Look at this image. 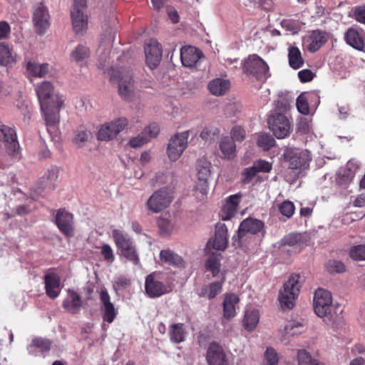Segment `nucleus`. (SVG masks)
<instances>
[{"instance_id":"obj_1","label":"nucleus","mask_w":365,"mask_h":365,"mask_svg":"<svg viewBox=\"0 0 365 365\" xmlns=\"http://www.w3.org/2000/svg\"><path fill=\"white\" fill-rule=\"evenodd\" d=\"M313 306L315 314L323 318L327 324H334L337 321L339 314L332 304V297L330 292L324 289L316 290Z\"/></svg>"},{"instance_id":"obj_2","label":"nucleus","mask_w":365,"mask_h":365,"mask_svg":"<svg viewBox=\"0 0 365 365\" xmlns=\"http://www.w3.org/2000/svg\"><path fill=\"white\" fill-rule=\"evenodd\" d=\"M300 275L292 274L284 284L283 289L279 294V300L283 309H292L295 304L301 288L299 283Z\"/></svg>"},{"instance_id":"obj_3","label":"nucleus","mask_w":365,"mask_h":365,"mask_svg":"<svg viewBox=\"0 0 365 365\" xmlns=\"http://www.w3.org/2000/svg\"><path fill=\"white\" fill-rule=\"evenodd\" d=\"M264 223L258 219L247 217L242 220L239 226L237 235L232 238V246L235 248L242 247V240L247 234L257 235L264 230Z\"/></svg>"},{"instance_id":"obj_4","label":"nucleus","mask_w":365,"mask_h":365,"mask_svg":"<svg viewBox=\"0 0 365 365\" xmlns=\"http://www.w3.org/2000/svg\"><path fill=\"white\" fill-rule=\"evenodd\" d=\"M171 291V287L161 280L159 272H153L145 277V293L148 297L158 298L169 294Z\"/></svg>"},{"instance_id":"obj_5","label":"nucleus","mask_w":365,"mask_h":365,"mask_svg":"<svg viewBox=\"0 0 365 365\" xmlns=\"http://www.w3.org/2000/svg\"><path fill=\"white\" fill-rule=\"evenodd\" d=\"M173 200L172 192L168 187L155 191L146 202V207L152 213H159L168 207Z\"/></svg>"},{"instance_id":"obj_6","label":"nucleus","mask_w":365,"mask_h":365,"mask_svg":"<svg viewBox=\"0 0 365 365\" xmlns=\"http://www.w3.org/2000/svg\"><path fill=\"white\" fill-rule=\"evenodd\" d=\"M243 71L258 81H265L270 76L268 65L256 54L250 56L245 61Z\"/></svg>"},{"instance_id":"obj_7","label":"nucleus","mask_w":365,"mask_h":365,"mask_svg":"<svg viewBox=\"0 0 365 365\" xmlns=\"http://www.w3.org/2000/svg\"><path fill=\"white\" fill-rule=\"evenodd\" d=\"M36 92L41 107H46L47 105L63 104L62 96L55 90L53 83L50 81H43L36 87Z\"/></svg>"},{"instance_id":"obj_8","label":"nucleus","mask_w":365,"mask_h":365,"mask_svg":"<svg viewBox=\"0 0 365 365\" xmlns=\"http://www.w3.org/2000/svg\"><path fill=\"white\" fill-rule=\"evenodd\" d=\"M269 129L278 139L288 137L292 132L289 119L282 113H274L268 118Z\"/></svg>"},{"instance_id":"obj_9","label":"nucleus","mask_w":365,"mask_h":365,"mask_svg":"<svg viewBox=\"0 0 365 365\" xmlns=\"http://www.w3.org/2000/svg\"><path fill=\"white\" fill-rule=\"evenodd\" d=\"M0 142L4 143L6 152L10 156L16 157L19 154L20 145L14 128L0 125Z\"/></svg>"},{"instance_id":"obj_10","label":"nucleus","mask_w":365,"mask_h":365,"mask_svg":"<svg viewBox=\"0 0 365 365\" xmlns=\"http://www.w3.org/2000/svg\"><path fill=\"white\" fill-rule=\"evenodd\" d=\"M55 224L65 237H72L74 236V216L65 208H60L56 211Z\"/></svg>"},{"instance_id":"obj_11","label":"nucleus","mask_w":365,"mask_h":365,"mask_svg":"<svg viewBox=\"0 0 365 365\" xmlns=\"http://www.w3.org/2000/svg\"><path fill=\"white\" fill-rule=\"evenodd\" d=\"M189 131L178 133L173 136L168 146V155L170 160L176 161L180 158L187 146Z\"/></svg>"},{"instance_id":"obj_12","label":"nucleus","mask_w":365,"mask_h":365,"mask_svg":"<svg viewBox=\"0 0 365 365\" xmlns=\"http://www.w3.org/2000/svg\"><path fill=\"white\" fill-rule=\"evenodd\" d=\"M205 359L207 365H230L229 358L224 347L216 341L209 344Z\"/></svg>"},{"instance_id":"obj_13","label":"nucleus","mask_w":365,"mask_h":365,"mask_svg":"<svg viewBox=\"0 0 365 365\" xmlns=\"http://www.w3.org/2000/svg\"><path fill=\"white\" fill-rule=\"evenodd\" d=\"M49 14L47 8L39 4L36 6L33 14L34 29L38 35H43L50 26Z\"/></svg>"},{"instance_id":"obj_14","label":"nucleus","mask_w":365,"mask_h":365,"mask_svg":"<svg viewBox=\"0 0 365 365\" xmlns=\"http://www.w3.org/2000/svg\"><path fill=\"white\" fill-rule=\"evenodd\" d=\"M145 62L150 69L157 68L162 59V47L155 40L151 39L145 46Z\"/></svg>"},{"instance_id":"obj_15","label":"nucleus","mask_w":365,"mask_h":365,"mask_svg":"<svg viewBox=\"0 0 365 365\" xmlns=\"http://www.w3.org/2000/svg\"><path fill=\"white\" fill-rule=\"evenodd\" d=\"M63 104L47 105L46 107H41L49 133L56 132V129L60 121V110Z\"/></svg>"},{"instance_id":"obj_16","label":"nucleus","mask_w":365,"mask_h":365,"mask_svg":"<svg viewBox=\"0 0 365 365\" xmlns=\"http://www.w3.org/2000/svg\"><path fill=\"white\" fill-rule=\"evenodd\" d=\"M329 35L327 31L320 29L313 30L305 39L307 49L311 53L317 52L328 41Z\"/></svg>"},{"instance_id":"obj_17","label":"nucleus","mask_w":365,"mask_h":365,"mask_svg":"<svg viewBox=\"0 0 365 365\" xmlns=\"http://www.w3.org/2000/svg\"><path fill=\"white\" fill-rule=\"evenodd\" d=\"M100 299L102 304L101 311L103 313V319L104 322L110 324L115 320L118 314V312L115 309L114 304L110 302V295L106 289H101L100 293Z\"/></svg>"},{"instance_id":"obj_18","label":"nucleus","mask_w":365,"mask_h":365,"mask_svg":"<svg viewBox=\"0 0 365 365\" xmlns=\"http://www.w3.org/2000/svg\"><path fill=\"white\" fill-rule=\"evenodd\" d=\"M203 56L202 51L191 46H183L180 49V59L185 67H192Z\"/></svg>"},{"instance_id":"obj_19","label":"nucleus","mask_w":365,"mask_h":365,"mask_svg":"<svg viewBox=\"0 0 365 365\" xmlns=\"http://www.w3.org/2000/svg\"><path fill=\"white\" fill-rule=\"evenodd\" d=\"M45 291L46 295L52 299L57 298L61 292V279L54 273H48L44 276Z\"/></svg>"},{"instance_id":"obj_20","label":"nucleus","mask_w":365,"mask_h":365,"mask_svg":"<svg viewBox=\"0 0 365 365\" xmlns=\"http://www.w3.org/2000/svg\"><path fill=\"white\" fill-rule=\"evenodd\" d=\"M228 242V230L225 224L218 222L215 225V237L212 247L217 250L223 251L226 249Z\"/></svg>"},{"instance_id":"obj_21","label":"nucleus","mask_w":365,"mask_h":365,"mask_svg":"<svg viewBox=\"0 0 365 365\" xmlns=\"http://www.w3.org/2000/svg\"><path fill=\"white\" fill-rule=\"evenodd\" d=\"M242 195L238 193L230 196L222 207L220 216L222 220H228L233 217L238 209Z\"/></svg>"},{"instance_id":"obj_22","label":"nucleus","mask_w":365,"mask_h":365,"mask_svg":"<svg viewBox=\"0 0 365 365\" xmlns=\"http://www.w3.org/2000/svg\"><path fill=\"white\" fill-rule=\"evenodd\" d=\"M160 259L162 262L178 269H184L186 262L183 258L170 250L160 251Z\"/></svg>"},{"instance_id":"obj_23","label":"nucleus","mask_w":365,"mask_h":365,"mask_svg":"<svg viewBox=\"0 0 365 365\" xmlns=\"http://www.w3.org/2000/svg\"><path fill=\"white\" fill-rule=\"evenodd\" d=\"M118 93L125 101H130L134 93V83L129 73L122 76L119 80Z\"/></svg>"},{"instance_id":"obj_24","label":"nucleus","mask_w":365,"mask_h":365,"mask_svg":"<svg viewBox=\"0 0 365 365\" xmlns=\"http://www.w3.org/2000/svg\"><path fill=\"white\" fill-rule=\"evenodd\" d=\"M344 40L348 45L358 51H363L364 48V38L356 29L349 28L344 34Z\"/></svg>"},{"instance_id":"obj_25","label":"nucleus","mask_w":365,"mask_h":365,"mask_svg":"<svg viewBox=\"0 0 365 365\" xmlns=\"http://www.w3.org/2000/svg\"><path fill=\"white\" fill-rule=\"evenodd\" d=\"M86 11H71L73 31L76 34H81L88 28V16Z\"/></svg>"},{"instance_id":"obj_26","label":"nucleus","mask_w":365,"mask_h":365,"mask_svg":"<svg viewBox=\"0 0 365 365\" xmlns=\"http://www.w3.org/2000/svg\"><path fill=\"white\" fill-rule=\"evenodd\" d=\"M68 297L63 302V307L71 314H77L81 307L80 295L74 290H68Z\"/></svg>"},{"instance_id":"obj_27","label":"nucleus","mask_w":365,"mask_h":365,"mask_svg":"<svg viewBox=\"0 0 365 365\" xmlns=\"http://www.w3.org/2000/svg\"><path fill=\"white\" fill-rule=\"evenodd\" d=\"M284 158L289 162V168L292 170L301 168L309 161L307 155L303 153L288 152L284 154Z\"/></svg>"},{"instance_id":"obj_28","label":"nucleus","mask_w":365,"mask_h":365,"mask_svg":"<svg viewBox=\"0 0 365 365\" xmlns=\"http://www.w3.org/2000/svg\"><path fill=\"white\" fill-rule=\"evenodd\" d=\"M222 282H215L207 285L202 286L197 291V294L200 297H206L209 299H214L222 289Z\"/></svg>"},{"instance_id":"obj_29","label":"nucleus","mask_w":365,"mask_h":365,"mask_svg":"<svg viewBox=\"0 0 365 365\" xmlns=\"http://www.w3.org/2000/svg\"><path fill=\"white\" fill-rule=\"evenodd\" d=\"M168 335L171 342L180 344L185 340L186 329L183 323L173 324L169 326Z\"/></svg>"},{"instance_id":"obj_30","label":"nucleus","mask_w":365,"mask_h":365,"mask_svg":"<svg viewBox=\"0 0 365 365\" xmlns=\"http://www.w3.org/2000/svg\"><path fill=\"white\" fill-rule=\"evenodd\" d=\"M112 236L117 248L120 252L125 250H128V248L133 245V242L129 235L120 230H113L112 231Z\"/></svg>"},{"instance_id":"obj_31","label":"nucleus","mask_w":365,"mask_h":365,"mask_svg":"<svg viewBox=\"0 0 365 365\" xmlns=\"http://www.w3.org/2000/svg\"><path fill=\"white\" fill-rule=\"evenodd\" d=\"M230 81L223 78H215L208 84L210 92L216 96L225 95L230 90Z\"/></svg>"},{"instance_id":"obj_32","label":"nucleus","mask_w":365,"mask_h":365,"mask_svg":"<svg viewBox=\"0 0 365 365\" xmlns=\"http://www.w3.org/2000/svg\"><path fill=\"white\" fill-rule=\"evenodd\" d=\"M58 176V172L56 168L53 167L48 169L41 178V187L44 190H54Z\"/></svg>"},{"instance_id":"obj_33","label":"nucleus","mask_w":365,"mask_h":365,"mask_svg":"<svg viewBox=\"0 0 365 365\" xmlns=\"http://www.w3.org/2000/svg\"><path fill=\"white\" fill-rule=\"evenodd\" d=\"M16 62V55L6 43H0V66H11Z\"/></svg>"},{"instance_id":"obj_34","label":"nucleus","mask_w":365,"mask_h":365,"mask_svg":"<svg viewBox=\"0 0 365 365\" xmlns=\"http://www.w3.org/2000/svg\"><path fill=\"white\" fill-rule=\"evenodd\" d=\"M239 302V298L234 294H227L223 302L224 317L231 319L235 316V305Z\"/></svg>"},{"instance_id":"obj_35","label":"nucleus","mask_w":365,"mask_h":365,"mask_svg":"<svg viewBox=\"0 0 365 365\" xmlns=\"http://www.w3.org/2000/svg\"><path fill=\"white\" fill-rule=\"evenodd\" d=\"M220 148L222 158L230 160L235 157L236 145L235 142L229 137H224L220 143Z\"/></svg>"},{"instance_id":"obj_36","label":"nucleus","mask_w":365,"mask_h":365,"mask_svg":"<svg viewBox=\"0 0 365 365\" xmlns=\"http://www.w3.org/2000/svg\"><path fill=\"white\" fill-rule=\"evenodd\" d=\"M289 66L293 69L301 68L304 63L300 50L296 46H291L288 50Z\"/></svg>"},{"instance_id":"obj_37","label":"nucleus","mask_w":365,"mask_h":365,"mask_svg":"<svg viewBox=\"0 0 365 365\" xmlns=\"http://www.w3.org/2000/svg\"><path fill=\"white\" fill-rule=\"evenodd\" d=\"M259 315L257 310L247 311L243 319L245 329L250 331L254 330L259 322Z\"/></svg>"},{"instance_id":"obj_38","label":"nucleus","mask_w":365,"mask_h":365,"mask_svg":"<svg viewBox=\"0 0 365 365\" xmlns=\"http://www.w3.org/2000/svg\"><path fill=\"white\" fill-rule=\"evenodd\" d=\"M220 255L212 254L206 260L205 268L210 271L213 277H217L220 271Z\"/></svg>"},{"instance_id":"obj_39","label":"nucleus","mask_w":365,"mask_h":365,"mask_svg":"<svg viewBox=\"0 0 365 365\" xmlns=\"http://www.w3.org/2000/svg\"><path fill=\"white\" fill-rule=\"evenodd\" d=\"M114 130L110 122L103 124L98 132L97 138L99 140L109 141L117 136L116 133H113Z\"/></svg>"},{"instance_id":"obj_40","label":"nucleus","mask_w":365,"mask_h":365,"mask_svg":"<svg viewBox=\"0 0 365 365\" xmlns=\"http://www.w3.org/2000/svg\"><path fill=\"white\" fill-rule=\"evenodd\" d=\"M90 135V131L86 130L83 126H80L75 131L73 143L77 145L78 148H82L88 141Z\"/></svg>"},{"instance_id":"obj_41","label":"nucleus","mask_w":365,"mask_h":365,"mask_svg":"<svg viewBox=\"0 0 365 365\" xmlns=\"http://www.w3.org/2000/svg\"><path fill=\"white\" fill-rule=\"evenodd\" d=\"M257 144L264 150L267 151L275 145V140L269 133H261L258 135Z\"/></svg>"},{"instance_id":"obj_42","label":"nucleus","mask_w":365,"mask_h":365,"mask_svg":"<svg viewBox=\"0 0 365 365\" xmlns=\"http://www.w3.org/2000/svg\"><path fill=\"white\" fill-rule=\"evenodd\" d=\"M90 55L89 48L83 45H78L71 54V59L80 63L86 59Z\"/></svg>"},{"instance_id":"obj_43","label":"nucleus","mask_w":365,"mask_h":365,"mask_svg":"<svg viewBox=\"0 0 365 365\" xmlns=\"http://www.w3.org/2000/svg\"><path fill=\"white\" fill-rule=\"evenodd\" d=\"M310 93H302L297 98V108L298 111L304 115H307L309 113V106L308 101L309 99Z\"/></svg>"},{"instance_id":"obj_44","label":"nucleus","mask_w":365,"mask_h":365,"mask_svg":"<svg viewBox=\"0 0 365 365\" xmlns=\"http://www.w3.org/2000/svg\"><path fill=\"white\" fill-rule=\"evenodd\" d=\"M354 178V173L348 168L341 170L336 178V182L338 185L346 187L349 185Z\"/></svg>"},{"instance_id":"obj_45","label":"nucleus","mask_w":365,"mask_h":365,"mask_svg":"<svg viewBox=\"0 0 365 365\" xmlns=\"http://www.w3.org/2000/svg\"><path fill=\"white\" fill-rule=\"evenodd\" d=\"M297 360L299 365H315V364H322L318 360L313 359L311 354L306 350L298 351Z\"/></svg>"},{"instance_id":"obj_46","label":"nucleus","mask_w":365,"mask_h":365,"mask_svg":"<svg viewBox=\"0 0 365 365\" xmlns=\"http://www.w3.org/2000/svg\"><path fill=\"white\" fill-rule=\"evenodd\" d=\"M208 191V181L197 180L194 190L195 195L199 200H204Z\"/></svg>"},{"instance_id":"obj_47","label":"nucleus","mask_w":365,"mask_h":365,"mask_svg":"<svg viewBox=\"0 0 365 365\" xmlns=\"http://www.w3.org/2000/svg\"><path fill=\"white\" fill-rule=\"evenodd\" d=\"M30 347H35L42 352L48 351L51 349V341L48 339L36 337L32 339Z\"/></svg>"},{"instance_id":"obj_48","label":"nucleus","mask_w":365,"mask_h":365,"mask_svg":"<svg viewBox=\"0 0 365 365\" xmlns=\"http://www.w3.org/2000/svg\"><path fill=\"white\" fill-rule=\"evenodd\" d=\"M201 163L202 165L199 164L197 168V180L207 181L211 173V164L207 161Z\"/></svg>"},{"instance_id":"obj_49","label":"nucleus","mask_w":365,"mask_h":365,"mask_svg":"<svg viewBox=\"0 0 365 365\" xmlns=\"http://www.w3.org/2000/svg\"><path fill=\"white\" fill-rule=\"evenodd\" d=\"M279 358L275 350L268 347L264 353L263 365H278Z\"/></svg>"},{"instance_id":"obj_50","label":"nucleus","mask_w":365,"mask_h":365,"mask_svg":"<svg viewBox=\"0 0 365 365\" xmlns=\"http://www.w3.org/2000/svg\"><path fill=\"white\" fill-rule=\"evenodd\" d=\"M110 123L111 124L112 128L114 130L113 133H116L118 135L128 126V120L125 117H120L110 121Z\"/></svg>"},{"instance_id":"obj_51","label":"nucleus","mask_w":365,"mask_h":365,"mask_svg":"<svg viewBox=\"0 0 365 365\" xmlns=\"http://www.w3.org/2000/svg\"><path fill=\"white\" fill-rule=\"evenodd\" d=\"M327 270L329 273H342L345 272V265L341 261L332 259L329 260L327 265Z\"/></svg>"},{"instance_id":"obj_52","label":"nucleus","mask_w":365,"mask_h":365,"mask_svg":"<svg viewBox=\"0 0 365 365\" xmlns=\"http://www.w3.org/2000/svg\"><path fill=\"white\" fill-rule=\"evenodd\" d=\"M290 108V101L286 96H279L278 100L275 102V112L274 113H285Z\"/></svg>"},{"instance_id":"obj_53","label":"nucleus","mask_w":365,"mask_h":365,"mask_svg":"<svg viewBox=\"0 0 365 365\" xmlns=\"http://www.w3.org/2000/svg\"><path fill=\"white\" fill-rule=\"evenodd\" d=\"M349 256L355 260H365V245L352 247L349 251Z\"/></svg>"},{"instance_id":"obj_54","label":"nucleus","mask_w":365,"mask_h":365,"mask_svg":"<svg viewBox=\"0 0 365 365\" xmlns=\"http://www.w3.org/2000/svg\"><path fill=\"white\" fill-rule=\"evenodd\" d=\"M294 209V203L289 200L284 201L279 207L280 213L288 218L293 215Z\"/></svg>"},{"instance_id":"obj_55","label":"nucleus","mask_w":365,"mask_h":365,"mask_svg":"<svg viewBox=\"0 0 365 365\" xmlns=\"http://www.w3.org/2000/svg\"><path fill=\"white\" fill-rule=\"evenodd\" d=\"M257 174L254 165L246 168L242 173V182L243 184H249L255 178Z\"/></svg>"},{"instance_id":"obj_56","label":"nucleus","mask_w":365,"mask_h":365,"mask_svg":"<svg viewBox=\"0 0 365 365\" xmlns=\"http://www.w3.org/2000/svg\"><path fill=\"white\" fill-rule=\"evenodd\" d=\"M128 250H123L121 255L125 257L128 260L133 262L134 264H138L139 263V257L138 255L136 252L134 245L128 248Z\"/></svg>"},{"instance_id":"obj_57","label":"nucleus","mask_w":365,"mask_h":365,"mask_svg":"<svg viewBox=\"0 0 365 365\" xmlns=\"http://www.w3.org/2000/svg\"><path fill=\"white\" fill-rule=\"evenodd\" d=\"M158 226L160 232L164 235H168L173 230V224L168 219L164 217H159L158 220Z\"/></svg>"},{"instance_id":"obj_58","label":"nucleus","mask_w":365,"mask_h":365,"mask_svg":"<svg viewBox=\"0 0 365 365\" xmlns=\"http://www.w3.org/2000/svg\"><path fill=\"white\" fill-rule=\"evenodd\" d=\"M283 244L289 246H294L303 244L302 236L299 234H289L283 238Z\"/></svg>"},{"instance_id":"obj_59","label":"nucleus","mask_w":365,"mask_h":365,"mask_svg":"<svg viewBox=\"0 0 365 365\" xmlns=\"http://www.w3.org/2000/svg\"><path fill=\"white\" fill-rule=\"evenodd\" d=\"M258 173H269L272 169V163L264 160H259L253 163Z\"/></svg>"},{"instance_id":"obj_60","label":"nucleus","mask_w":365,"mask_h":365,"mask_svg":"<svg viewBox=\"0 0 365 365\" xmlns=\"http://www.w3.org/2000/svg\"><path fill=\"white\" fill-rule=\"evenodd\" d=\"M230 134L232 136L230 139H232L234 142L235 140L241 142L245 138L246 132L242 127L236 125L233 127Z\"/></svg>"},{"instance_id":"obj_61","label":"nucleus","mask_w":365,"mask_h":365,"mask_svg":"<svg viewBox=\"0 0 365 365\" xmlns=\"http://www.w3.org/2000/svg\"><path fill=\"white\" fill-rule=\"evenodd\" d=\"M160 132V127L156 123H152L148 126L145 127L143 130V134L148 138V140L150 138H155Z\"/></svg>"},{"instance_id":"obj_62","label":"nucleus","mask_w":365,"mask_h":365,"mask_svg":"<svg viewBox=\"0 0 365 365\" xmlns=\"http://www.w3.org/2000/svg\"><path fill=\"white\" fill-rule=\"evenodd\" d=\"M148 142V138L142 132L137 137L132 138L129 141V145L132 148H138Z\"/></svg>"},{"instance_id":"obj_63","label":"nucleus","mask_w":365,"mask_h":365,"mask_svg":"<svg viewBox=\"0 0 365 365\" xmlns=\"http://www.w3.org/2000/svg\"><path fill=\"white\" fill-rule=\"evenodd\" d=\"M354 17L356 21L365 24V6H356L353 10Z\"/></svg>"},{"instance_id":"obj_64","label":"nucleus","mask_w":365,"mask_h":365,"mask_svg":"<svg viewBox=\"0 0 365 365\" xmlns=\"http://www.w3.org/2000/svg\"><path fill=\"white\" fill-rule=\"evenodd\" d=\"M219 133L217 128H205L200 133V137L205 141L210 140Z\"/></svg>"}]
</instances>
